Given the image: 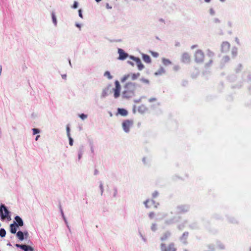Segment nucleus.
I'll list each match as a JSON object with an SVG mask.
<instances>
[{
    "label": "nucleus",
    "instance_id": "2eb2a0df",
    "mask_svg": "<svg viewBox=\"0 0 251 251\" xmlns=\"http://www.w3.org/2000/svg\"><path fill=\"white\" fill-rule=\"evenodd\" d=\"M18 226L16 225V223L11 224L10 225V232L13 234H15L16 232Z\"/></svg>",
    "mask_w": 251,
    "mask_h": 251
},
{
    "label": "nucleus",
    "instance_id": "ddd939ff",
    "mask_svg": "<svg viewBox=\"0 0 251 251\" xmlns=\"http://www.w3.org/2000/svg\"><path fill=\"white\" fill-rule=\"evenodd\" d=\"M189 208L186 205H180L177 207V211L179 213H183L188 211Z\"/></svg>",
    "mask_w": 251,
    "mask_h": 251
},
{
    "label": "nucleus",
    "instance_id": "72a5a7b5",
    "mask_svg": "<svg viewBox=\"0 0 251 251\" xmlns=\"http://www.w3.org/2000/svg\"><path fill=\"white\" fill-rule=\"evenodd\" d=\"M69 138V144L71 146L73 145V139L70 136H68Z\"/></svg>",
    "mask_w": 251,
    "mask_h": 251
},
{
    "label": "nucleus",
    "instance_id": "393cba45",
    "mask_svg": "<svg viewBox=\"0 0 251 251\" xmlns=\"http://www.w3.org/2000/svg\"><path fill=\"white\" fill-rule=\"evenodd\" d=\"M51 17H52V22H53V24H54L55 25H57V20H56V16H55L54 12H52Z\"/></svg>",
    "mask_w": 251,
    "mask_h": 251
},
{
    "label": "nucleus",
    "instance_id": "a18cd8bd",
    "mask_svg": "<svg viewBox=\"0 0 251 251\" xmlns=\"http://www.w3.org/2000/svg\"><path fill=\"white\" fill-rule=\"evenodd\" d=\"M40 135H37L36 137V140H37L38 138L39 137Z\"/></svg>",
    "mask_w": 251,
    "mask_h": 251
},
{
    "label": "nucleus",
    "instance_id": "423d86ee",
    "mask_svg": "<svg viewBox=\"0 0 251 251\" xmlns=\"http://www.w3.org/2000/svg\"><path fill=\"white\" fill-rule=\"evenodd\" d=\"M115 87L113 88L114 97L115 98H118L120 95L121 87L119 82L116 80L115 82Z\"/></svg>",
    "mask_w": 251,
    "mask_h": 251
},
{
    "label": "nucleus",
    "instance_id": "c85d7f7f",
    "mask_svg": "<svg viewBox=\"0 0 251 251\" xmlns=\"http://www.w3.org/2000/svg\"><path fill=\"white\" fill-rule=\"evenodd\" d=\"M151 229L152 231H155L157 229V225L155 224H152L151 226Z\"/></svg>",
    "mask_w": 251,
    "mask_h": 251
},
{
    "label": "nucleus",
    "instance_id": "473e14b6",
    "mask_svg": "<svg viewBox=\"0 0 251 251\" xmlns=\"http://www.w3.org/2000/svg\"><path fill=\"white\" fill-rule=\"evenodd\" d=\"M232 53L234 56H235L237 54V49H233L232 50Z\"/></svg>",
    "mask_w": 251,
    "mask_h": 251
},
{
    "label": "nucleus",
    "instance_id": "49530a36",
    "mask_svg": "<svg viewBox=\"0 0 251 251\" xmlns=\"http://www.w3.org/2000/svg\"><path fill=\"white\" fill-rule=\"evenodd\" d=\"M204 1H205L206 2H210V0H204Z\"/></svg>",
    "mask_w": 251,
    "mask_h": 251
},
{
    "label": "nucleus",
    "instance_id": "f8f14e48",
    "mask_svg": "<svg viewBox=\"0 0 251 251\" xmlns=\"http://www.w3.org/2000/svg\"><path fill=\"white\" fill-rule=\"evenodd\" d=\"M118 53L119 54L118 58L120 60H124L128 56L127 53H126L124 50L121 49H118Z\"/></svg>",
    "mask_w": 251,
    "mask_h": 251
},
{
    "label": "nucleus",
    "instance_id": "4c0bfd02",
    "mask_svg": "<svg viewBox=\"0 0 251 251\" xmlns=\"http://www.w3.org/2000/svg\"><path fill=\"white\" fill-rule=\"evenodd\" d=\"M67 130L68 136H70V128H69V126L67 127Z\"/></svg>",
    "mask_w": 251,
    "mask_h": 251
},
{
    "label": "nucleus",
    "instance_id": "f03ea898",
    "mask_svg": "<svg viewBox=\"0 0 251 251\" xmlns=\"http://www.w3.org/2000/svg\"><path fill=\"white\" fill-rule=\"evenodd\" d=\"M136 85L132 82H127L124 86V90L122 92L123 97L129 99L133 97L135 94Z\"/></svg>",
    "mask_w": 251,
    "mask_h": 251
},
{
    "label": "nucleus",
    "instance_id": "6e6552de",
    "mask_svg": "<svg viewBox=\"0 0 251 251\" xmlns=\"http://www.w3.org/2000/svg\"><path fill=\"white\" fill-rule=\"evenodd\" d=\"M230 44L227 42H223L221 45V51L223 52H227L230 49Z\"/></svg>",
    "mask_w": 251,
    "mask_h": 251
},
{
    "label": "nucleus",
    "instance_id": "0eeeda50",
    "mask_svg": "<svg viewBox=\"0 0 251 251\" xmlns=\"http://www.w3.org/2000/svg\"><path fill=\"white\" fill-rule=\"evenodd\" d=\"M133 125V121L132 120H126L122 123V126L124 131L128 132L129 131L130 127Z\"/></svg>",
    "mask_w": 251,
    "mask_h": 251
},
{
    "label": "nucleus",
    "instance_id": "9b49d317",
    "mask_svg": "<svg viewBox=\"0 0 251 251\" xmlns=\"http://www.w3.org/2000/svg\"><path fill=\"white\" fill-rule=\"evenodd\" d=\"M191 57L189 54L187 52H185L182 54L181 56V61L184 63H188L190 61Z\"/></svg>",
    "mask_w": 251,
    "mask_h": 251
},
{
    "label": "nucleus",
    "instance_id": "f257e3e1",
    "mask_svg": "<svg viewBox=\"0 0 251 251\" xmlns=\"http://www.w3.org/2000/svg\"><path fill=\"white\" fill-rule=\"evenodd\" d=\"M214 56V53L209 50H207L205 55L202 50H198L194 55V60L196 63H201L205 62L206 67H209L212 64Z\"/></svg>",
    "mask_w": 251,
    "mask_h": 251
},
{
    "label": "nucleus",
    "instance_id": "79ce46f5",
    "mask_svg": "<svg viewBox=\"0 0 251 251\" xmlns=\"http://www.w3.org/2000/svg\"><path fill=\"white\" fill-rule=\"evenodd\" d=\"M197 47H198V46H197V45H193V46H191V48L192 49H195V48H197Z\"/></svg>",
    "mask_w": 251,
    "mask_h": 251
},
{
    "label": "nucleus",
    "instance_id": "aec40b11",
    "mask_svg": "<svg viewBox=\"0 0 251 251\" xmlns=\"http://www.w3.org/2000/svg\"><path fill=\"white\" fill-rule=\"evenodd\" d=\"M144 203L147 208H150L154 203V202L152 200H147Z\"/></svg>",
    "mask_w": 251,
    "mask_h": 251
},
{
    "label": "nucleus",
    "instance_id": "a211bd4d",
    "mask_svg": "<svg viewBox=\"0 0 251 251\" xmlns=\"http://www.w3.org/2000/svg\"><path fill=\"white\" fill-rule=\"evenodd\" d=\"M118 112L119 114L123 116H126L128 113L127 110L123 108H118Z\"/></svg>",
    "mask_w": 251,
    "mask_h": 251
},
{
    "label": "nucleus",
    "instance_id": "ea45409f",
    "mask_svg": "<svg viewBox=\"0 0 251 251\" xmlns=\"http://www.w3.org/2000/svg\"><path fill=\"white\" fill-rule=\"evenodd\" d=\"M78 13H79V16L80 18H82L83 16H82V13H81V9H79V10H78Z\"/></svg>",
    "mask_w": 251,
    "mask_h": 251
},
{
    "label": "nucleus",
    "instance_id": "a19ab883",
    "mask_svg": "<svg viewBox=\"0 0 251 251\" xmlns=\"http://www.w3.org/2000/svg\"><path fill=\"white\" fill-rule=\"evenodd\" d=\"M225 62H227L229 60V58L228 56H225L224 58Z\"/></svg>",
    "mask_w": 251,
    "mask_h": 251
},
{
    "label": "nucleus",
    "instance_id": "39448f33",
    "mask_svg": "<svg viewBox=\"0 0 251 251\" xmlns=\"http://www.w3.org/2000/svg\"><path fill=\"white\" fill-rule=\"evenodd\" d=\"M160 248L162 251H176L175 245L173 243H170L168 245L162 243L160 246Z\"/></svg>",
    "mask_w": 251,
    "mask_h": 251
},
{
    "label": "nucleus",
    "instance_id": "e433bc0d",
    "mask_svg": "<svg viewBox=\"0 0 251 251\" xmlns=\"http://www.w3.org/2000/svg\"><path fill=\"white\" fill-rule=\"evenodd\" d=\"M154 214L153 212H151L149 214V217L150 218L152 219L154 217Z\"/></svg>",
    "mask_w": 251,
    "mask_h": 251
},
{
    "label": "nucleus",
    "instance_id": "dca6fc26",
    "mask_svg": "<svg viewBox=\"0 0 251 251\" xmlns=\"http://www.w3.org/2000/svg\"><path fill=\"white\" fill-rule=\"evenodd\" d=\"M165 73V69L163 67H160L159 69L154 73L155 75H161Z\"/></svg>",
    "mask_w": 251,
    "mask_h": 251
},
{
    "label": "nucleus",
    "instance_id": "412c9836",
    "mask_svg": "<svg viewBox=\"0 0 251 251\" xmlns=\"http://www.w3.org/2000/svg\"><path fill=\"white\" fill-rule=\"evenodd\" d=\"M138 110L141 113H144L147 110V108L144 105H141L138 107Z\"/></svg>",
    "mask_w": 251,
    "mask_h": 251
},
{
    "label": "nucleus",
    "instance_id": "3c124183",
    "mask_svg": "<svg viewBox=\"0 0 251 251\" xmlns=\"http://www.w3.org/2000/svg\"><path fill=\"white\" fill-rule=\"evenodd\" d=\"M76 26H77V27H80V26H79L78 25H76Z\"/></svg>",
    "mask_w": 251,
    "mask_h": 251
},
{
    "label": "nucleus",
    "instance_id": "8fccbe9b",
    "mask_svg": "<svg viewBox=\"0 0 251 251\" xmlns=\"http://www.w3.org/2000/svg\"><path fill=\"white\" fill-rule=\"evenodd\" d=\"M222 2H224L225 1V0H220Z\"/></svg>",
    "mask_w": 251,
    "mask_h": 251
},
{
    "label": "nucleus",
    "instance_id": "09e8293b",
    "mask_svg": "<svg viewBox=\"0 0 251 251\" xmlns=\"http://www.w3.org/2000/svg\"><path fill=\"white\" fill-rule=\"evenodd\" d=\"M25 235H27V234H28V233H27V232H25Z\"/></svg>",
    "mask_w": 251,
    "mask_h": 251
},
{
    "label": "nucleus",
    "instance_id": "c9c22d12",
    "mask_svg": "<svg viewBox=\"0 0 251 251\" xmlns=\"http://www.w3.org/2000/svg\"><path fill=\"white\" fill-rule=\"evenodd\" d=\"M77 6H78L77 2L76 1H75L74 3V5H73V7L74 8H76L77 7Z\"/></svg>",
    "mask_w": 251,
    "mask_h": 251
},
{
    "label": "nucleus",
    "instance_id": "9d476101",
    "mask_svg": "<svg viewBox=\"0 0 251 251\" xmlns=\"http://www.w3.org/2000/svg\"><path fill=\"white\" fill-rule=\"evenodd\" d=\"M16 246L18 248H20V249H22L23 250H24L25 251H34V249L32 247H31L29 246L26 245L16 244Z\"/></svg>",
    "mask_w": 251,
    "mask_h": 251
},
{
    "label": "nucleus",
    "instance_id": "c756f323",
    "mask_svg": "<svg viewBox=\"0 0 251 251\" xmlns=\"http://www.w3.org/2000/svg\"><path fill=\"white\" fill-rule=\"evenodd\" d=\"M87 117V115L84 114H81L79 115V117L82 120L85 119Z\"/></svg>",
    "mask_w": 251,
    "mask_h": 251
},
{
    "label": "nucleus",
    "instance_id": "2f4dec72",
    "mask_svg": "<svg viewBox=\"0 0 251 251\" xmlns=\"http://www.w3.org/2000/svg\"><path fill=\"white\" fill-rule=\"evenodd\" d=\"M107 91L108 90L107 89H105L102 92V96L103 97H105L106 95H107Z\"/></svg>",
    "mask_w": 251,
    "mask_h": 251
},
{
    "label": "nucleus",
    "instance_id": "4468645a",
    "mask_svg": "<svg viewBox=\"0 0 251 251\" xmlns=\"http://www.w3.org/2000/svg\"><path fill=\"white\" fill-rule=\"evenodd\" d=\"M15 220L17 223V224L16 223V225L17 226H22L24 225V222L22 219L19 216H16L15 217Z\"/></svg>",
    "mask_w": 251,
    "mask_h": 251
},
{
    "label": "nucleus",
    "instance_id": "5701e85b",
    "mask_svg": "<svg viewBox=\"0 0 251 251\" xmlns=\"http://www.w3.org/2000/svg\"><path fill=\"white\" fill-rule=\"evenodd\" d=\"M162 62L163 64L166 66L170 65L172 64L171 61L169 59L166 58L162 59Z\"/></svg>",
    "mask_w": 251,
    "mask_h": 251
},
{
    "label": "nucleus",
    "instance_id": "1a4fd4ad",
    "mask_svg": "<svg viewBox=\"0 0 251 251\" xmlns=\"http://www.w3.org/2000/svg\"><path fill=\"white\" fill-rule=\"evenodd\" d=\"M130 58L136 62L137 67L139 70H142L144 68V66L139 58L133 56H131Z\"/></svg>",
    "mask_w": 251,
    "mask_h": 251
},
{
    "label": "nucleus",
    "instance_id": "b1692460",
    "mask_svg": "<svg viewBox=\"0 0 251 251\" xmlns=\"http://www.w3.org/2000/svg\"><path fill=\"white\" fill-rule=\"evenodd\" d=\"M189 233L188 232H184L182 236L181 237V239L184 242H186L187 238L188 237Z\"/></svg>",
    "mask_w": 251,
    "mask_h": 251
},
{
    "label": "nucleus",
    "instance_id": "de8ad7c7",
    "mask_svg": "<svg viewBox=\"0 0 251 251\" xmlns=\"http://www.w3.org/2000/svg\"><path fill=\"white\" fill-rule=\"evenodd\" d=\"M100 0H96V1L97 2H100Z\"/></svg>",
    "mask_w": 251,
    "mask_h": 251
},
{
    "label": "nucleus",
    "instance_id": "c03bdc74",
    "mask_svg": "<svg viewBox=\"0 0 251 251\" xmlns=\"http://www.w3.org/2000/svg\"><path fill=\"white\" fill-rule=\"evenodd\" d=\"M81 155L80 153H79V155H78V158H79V159H80L81 158Z\"/></svg>",
    "mask_w": 251,
    "mask_h": 251
},
{
    "label": "nucleus",
    "instance_id": "37998d69",
    "mask_svg": "<svg viewBox=\"0 0 251 251\" xmlns=\"http://www.w3.org/2000/svg\"><path fill=\"white\" fill-rule=\"evenodd\" d=\"M117 191L116 190H114V196L115 197L116 194H117Z\"/></svg>",
    "mask_w": 251,
    "mask_h": 251
},
{
    "label": "nucleus",
    "instance_id": "6ab92c4d",
    "mask_svg": "<svg viewBox=\"0 0 251 251\" xmlns=\"http://www.w3.org/2000/svg\"><path fill=\"white\" fill-rule=\"evenodd\" d=\"M142 58L143 60L146 63H149L151 62V58L148 55L143 54L142 55Z\"/></svg>",
    "mask_w": 251,
    "mask_h": 251
},
{
    "label": "nucleus",
    "instance_id": "7ed1b4c3",
    "mask_svg": "<svg viewBox=\"0 0 251 251\" xmlns=\"http://www.w3.org/2000/svg\"><path fill=\"white\" fill-rule=\"evenodd\" d=\"M0 217H1L2 220L5 219H11L9 211L3 204H1L0 206Z\"/></svg>",
    "mask_w": 251,
    "mask_h": 251
},
{
    "label": "nucleus",
    "instance_id": "4be33fe9",
    "mask_svg": "<svg viewBox=\"0 0 251 251\" xmlns=\"http://www.w3.org/2000/svg\"><path fill=\"white\" fill-rule=\"evenodd\" d=\"M17 236L20 240L22 241L24 240V233L21 231H19L17 233Z\"/></svg>",
    "mask_w": 251,
    "mask_h": 251
},
{
    "label": "nucleus",
    "instance_id": "f3484780",
    "mask_svg": "<svg viewBox=\"0 0 251 251\" xmlns=\"http://www.w3.org/2000/svg\"><path fill=\"white\" fill-rule=\"evenodd\" d=\"M170 236L171 233L169 231H167L163 234L162 236L161 237V240L162 241H165L167 240Z\"/></svg>",
    "mask_w": 251,
    "mask_h": 251
},
{
    "label": "nucleus",
    "instance_id": "58836bf2",
    "mask_svg": "<svg viewBox=\"0 0 251 251\" xmlns=\"http://www.w3.org/2000/svg\"><path fill=\"white\" fill-rule=\"evenodd\" d=\"M156 98H151L149 100V101L150 102H152V101H156Z\"/></svg>",
    "mask_w": 251,
    "mask_h": 251
},
{
    "label": "nucleus",
    "instance_id": "a878e982",
    "mask_svg": "<svg viewBox=\"0 0 251 251\" xmlns=\"http://www.w3.org/2000/svg\"><path fill=\"white\" fill-rule=\"evenodd\" d=\"M5 235H6V231H5V229L3 228H1L0 229V236L1 237H3L5 236Z\"/></svg>",
    "mask_w": 251,
    "mask_h": 251
},
{
    "label": "nucleus",
    "instance_id": "cd10ccee",
    "mask_svg": "<svg viewBox=\"0 0 251 251\" xmlns=\"http://www.w3.org/2000/svg\"><path fill=\"white\" fill-rule=\"evenodd\" d=\"M150 53H151L152 56H153L154 57H157L159 56L158 53H157L156 52H154V51H151Z\"/></svg>",
    "mask_w": 251,
    "mask_h": 251
},
{
    "label": "nucleus",
    "instance_id": "bb28decb",
    "mask_svg": "<svg viewBox=\"0 0 251 251\" xmlns=\"http://www.w3.org/2000/svg\"><path fill=\"white\" fill-rule=\"evenodd\" d=\"M104 75L107 77L109 79L112 78V76L110 75V73L108 71H106L104 73Z\"/></svg>",
    "mask_w": 251,
    "mask_h": 251
},
{
    "label": "nucleus",
    "instance_id": "20e7f679",
    "mask_svg": "<svg viewBox=\"0 0 251 251\" xmlns=\"http://www.w3.org/2000/svg\"><path fill=\"white\" fill-rule=\"evenodd\" d=\"M140 75V73H134V74H128L125 75L123 77L121 78V81L122 82H125L126 80L130 78L132 80H134L138 78Z\"/></svg>",
    "mask_w": 251,
    "mask_h": 251
},
{
    "label": "nucleus",
    "instance_id": "7c9ffc66",
    "mask_svg": "<svg viewBox=\"0 0 251 251\" xmlns=\"http://www.w3.org/2000/svg\"><path fill=\"white\" fill-rule=\"evenodd\" d=\"M33 130V134L35 135V134H36L38 133H39L40 131L38 129H37V128H33L32 129Z\"/></svg>",
    "mask_w": 251,
    "mask_h": 251
},
{
    "label": "nucleus",
    "instance_id": "f704fd0d",
    "mask_svg": "<svg viewBox=\"0 0 251 251\" xmlns=\"http://www.w3.org/2000/svg\"><path fill=\"white\" fill-rule=\"evenodd\" d=\"M158 195V193L157 192L155 191L152 193V197L153 198L156 197Z\"/></svg>",
    "mask_w": 251,
    "mask_h": 251
}]
</instances>
